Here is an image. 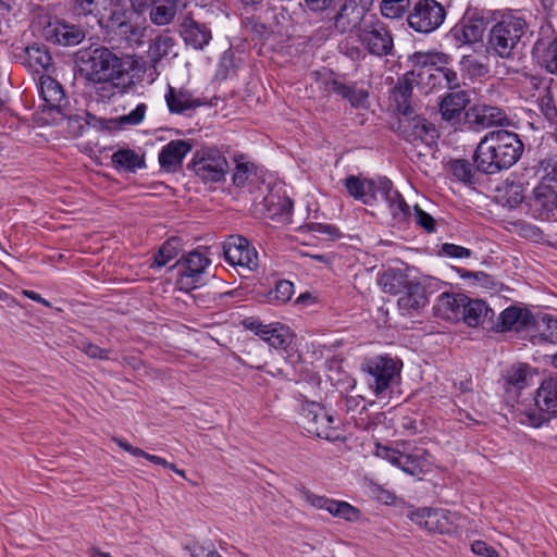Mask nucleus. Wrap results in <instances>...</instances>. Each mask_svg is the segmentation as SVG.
Here are the masks:
<instances>
[{
  "label": "nucleus",
  "mask_w": 557,
  "mask_h": 557,
  "mask_svg": "<svg viewBox=\"0 0 557 557\" xmlns=\"http://www.w3.org/2000/svg\"><path fill=\"white\" fill-rule=\"evenodd\" d=\"M18 58L24 65L33 69L36 73L48 72L53 67L52 57L44 44L34 42L23 49Z\"/></svg>",
  "instance_id": "obj_33"
},
{
  "label": "nucleus",
  "mask_w": 557,
  "mask_h": 557,
  "mask_svg": "<svg viewBox=\"0 0 557 557\" xmlns=\"http://www.w3.org/2000/svg\"><path fill=\"white\" fill-rule=\"evenodd\" d=\"M446 8L436 0H417L408 11L406 21L416 33L429 35L438 29L446 20Z\"/></svg>",
  "instance_id": "obj_10"
},
{
  "label": "nucleus",
  "mask_w": 557,
  "mask_h": 557,
  "mask_svg": "<svg viewBox=\"0 0 557 557\" xmlns=\"http://www.w3.org/2000/svg\"><path fill=\"white\" fill-rule=\"evenodd\" d=\"M423 79L421 71L411 70L398 77L396 85L393 87L392 95L396 102V110L400 115L413 114L411 106V97L413 84H420Z\"/></svg>",
  "instance_id": "obj_24"
},
{
  "label": "nucleus",
  "mask_w": 557,
  "mask_h": 557,
  "mask_svg": "<svg viewBox=\"0 0 557 557\" xmlns=\"http://www.w3.org/2000/svg\"><path fill=\"white\" fill-rule=\"evenodd\" d=\"M534 401L536 408L527 412L533 428H541L557 417V374L541 382Z\"/></svg>",
  "instance_id": "obj_12"
},
{
  "label": "nucleus",
  "mask_w": 557,
  "mask_h": 557,
  "mask_svg": "<svg viewBox=\"0 0 557 557\" xmlns=\"http://www.w3.org/2000/svg\"><path fill=\"white\" fill-rule=\"evenodd\" d=\"M58 120H67V131L73 137L82 136L88 126L99 129L100 122H102V119L89 112L72 114L71 106H69V114L57 115V121Z\"/></svg>",
  "instance_id": "obj_38"
},
{
  "label": "nucleus",
  "mask_w": 557,
  "mask_h": 557,
  "mask_svg": "<svg viewBox=\"0 0 557 557\" xmlns=\"http://www.w3.org/2000/svg\"><path fill=\"white\" fill-rule=\"evenodd\" d=\"M528 212L536 220L557 221V190L539 183L527 198Z\"/></svg>",
  "instance_id": "obj_16"
},
{
  "label": "nucleus",
  "mask_w": 557,
  "mask_h": 557,
  "mask_svg": "<svg viewBox=\"0 0 557 557\" xmlns=\"http://www.w3.org/2000/svg\"><path fill=\"white\" fill-rule=\"evenodd\" d=\"M146 109L147 107L145 103H139L128 114L122 115L117 119H102L99 129L112 132L126 125H138L145 117Z\"/></svg>",
  "instance_id": "obj_44"
},
{
  "label": "nucleus",
  "mask_w": 557,
  "mask_h": 557,
  "mask_svg": "<svg viewBox=\"0 0 557 557\" xmlns=\"http://www.w3.org/2000/svg\"><path fill=\"white\" fill-rule=\"evenodd\" d=\"M99 0H70L71 9L77 16L95 15Z\"/></svg>",
  "instance_id": "obj_61"
},
{
  "label": "nucleus",
  "mask_w": 557,
  "mask_h": 557,
  "mask_svg": "<svg viewBox=\"0 0 557 557\" xmlns=\"http://www.w3.org/2000/svg\"><path fill=\"white\" fill-rule=\"evenodd\" d=\"M505 205L509 208H516L522 202L527 203V198L523 195V187L521 184L511 183L505 190Z\"/></svg>",
  "instance_id": "obj_59"
},
{
  "label": "nucleus",
  "mask_w": 557,
  "mask_h": 557,
  "mask_svg": "<svg viewBox=\"0 0 557 557\" xmlns=\"http://www.w3.org/2000/svg\"><path fill=\"white\" fill-rule=\"evenodd\" d=\"M358 39L363 48L372 55L383 58L394 55V37L389 27L376 20L359 28Z\"/></svg>",
  "instance_id": "obj_13"
},
{
  "label": "nucleus",
  "mask_w": 557,
  "mask_h": 557,
  "mask_svg": "<svg viewBox=\"0 0 557 557\" xmlns=\"http://www.w3.org/2000/svg\"><path fill=\"white\" fill-rule=\"evenodd\" d=\"M243 24L246 30L253 36V39L267 40L272 34L270 27L255 16L246 17L243 20Z\"/></svg>",
  "instance_id": "obj_56"
},
{
  "label": "nucleus",
  "mask_w": 557,
  "mask_h": 557,
  "mask_svg": "<svg viewBox=\"0 0 557 557\" xmlns=\"http://www.w3.org/2000/svg\"><path fill=\"white\" fill-rule=\"evenodd\" d=\"M187 170L203 184H216L225 181L230 170L226 157L214 146H205L194 152Z\"/></svg>",
  "instance_id": "obj_7"
},
{
  "label": "nucleus",
  "mask_w": 557,
  "mask_h": 557,
  "mask_svg": "<svg viewBox=\"0 0 557 557\" xmlns=\"http://www.w3.org/2000/svg\"><path fill=\"white\" fill-rule=\"evenodd\" d=\"M270 337L268 338V344L275 349H283L287 352V358L289 359L293 366H300L302 368L304 362L301 361V356L297 351L288 352V347L293 341V334L288 326H285L281 323H275V329L272 331Z\"/></svg>",
  "instance_id": "obj_37"
},
{
  "label": "nucleus",
  "mask_w": 557,
  "mask_h": 557,
  "mask_svg": "<svg viewBox=\"0 0 557 557\" xmlns=\"http://www.w3.org/2000/svg\"><path fill=\"white\" fill-rule=\"evenodd\" d=\"M490 23L486 52L503 60L513 59L515 49L530 28L525 15L513 9L492 10Z\"/></svg>",
  "instance_id": "obj_3"
},
{
  "label": "nucleus",
  "mask_w": 557,
  "mask_h": 557,
  "mask_svg": "<svg viewBox=\"0 0 557 557\" xmlns=\"http://www.w3.org/2000/svg\"><path fill=\"white\" fill-rule=\"evenodd\" d=\"M40 95L45 103L39 109L42 114L48 115L42 117L46 123H49L50 120L55 122L57 115L69 114V98L63 86L57 79L50 76L41 77Z\"/></svg>",
  "instance_id": "obj_15"
},
{
  "label": "nucleus",
  "mask_w": 557,
  "mask_h": 557,
  "mask_svg": "<svg viewBox=\"0 0 557 557\" xmlns=\"http://www.w3.org/2000/svg\"><path fill=\"white\" fill-rule=\"evenodd\" d=\"M376 455L398 467L405 473L417 476L420 480L422 475L433 471L432 455L424 448L414 447L411 451L404 453L396 448L377 445Z\"/></svg>",
  "instance_id": "obj_8"
},
{
  "label": "nucleus",
  "mask_w": 557,
  "mask_h": 557,
  "mask_svg": "<svg viewBox=\"0 0 557 557\" xmlns=\"http://www.w3.org/2000/svg\"><path fill=\"white\" fill-rule=\"evenodd\" d=\"M438 61L441 63H435L434 66L430 70L426 84L432 88L440 87L446 88L449 90L459 89L461 86V81L458 73L453 67L454 58L446 53L442 52Z\"/></svg>",
  "instance_id": "obj_26"
},
{
  "label": "nucleus",
  "mask_w": 557,
  "mask_h": 557,
  "mask_svg": "<svg viewBox=\"0 0 557 557\" xmlns=\"http://www.w3.org/2000/svg\"><path fill=\"white\" fill-rule=\"evenodd\" d=\"M344 186L350 197L363 205L373 206L377 201V194L389 207L400 193L394 188L393 182L386 176L376 178L348 175L344 178Z\"/></svg>",
  "instance_id": "obj_4"
},
{
  "label": "nucleus",
  "mask_w": 557,
  "mask_h": 557,
  "mask_svg": "<svg viewBox=\"0 0 557 557\" xmlns=\"http://www.w3.org/2000/svg\"><path fill=\"white\" fill-rule=\"evenodd\" d=\"M182 239L177 236L166 239L154 253L150 268L160 269L166 265L171 260L178 256L182 251Z\"/></svg>",
  "instance_id": "obj_45"
},
{
  "label": "nucleus",
  "mask_w": 557,
  "mask_h": 557,
  "mask_svg": "<svg viewBox=\"0 0 557 557\" xmlns=\"http://www.w3.org/2000/svg\"><path fill=\"white\" fill-rule=\"evenodd\" d=\"M111 162L117 171L123 170L131 173L146 166L145 157L139 156L135 150L129 148L116 150L111 157Z\"/></svg>",
  "instance_id": "obj_42"
},
{
  "label": "nucleus",
  "mask_w": 557,
  "mask_h": 557,
  "mask_svg": "<svg viewBox=\"0 0 557 557\" xmlns=\"http://www.w3.org/2000/svg\"><path fill=\"white\" fill-rule=\"evenodd\" d=\"M181 0H157L149 11V18L153 25L165 26L171 24L177 13Z\"/></svg>",
  "instance_id": "obj_40"
},
{
  "label": "nucleus",
  "mask_w": 557,
  "mask_h": 557,
  "mask_svg": "<svg viewBox=\"0 0 557 557\" xmlns=\"http://www.w3.org/2000/svg\"><path fill=\"white\" fill-rule=\"evenodd\" d=\"M466 123L468 128L479 131L492 126L510 125V120L506 111L498 107L474 104L466 112Z\"/></svg>",
  "instance_id": "obj_22"
},
{
  "label": "nucleus",
  "mask_w": 557,
  "mask_h": 557,
  "mask_svg": "<svg viewBox=\"0 0 557 557\" xmlns=\"http://www.w3.org/2000/svg\"><path fill=\"white\" fill-rule=\"evenodd\" d=\"M324 85L329 92L346 100L351 108H369V91L363 88H358L357 82H346L344 75L331 71L330 76L324 81Z\"/></svg>",
  "instance_id": "obj_18"
},
{
  "label": "nucleus",
  "mask_w": 557,
  "mask_h": 557,
  "mask_svg": "<svg viewBox=\"0 0 557 557\" xmlns=\"http://www.w3.org/2000/svg\"><path fill=\"white\" fill-rule=\"evenodd\" d=\"M393 220L397 224H406L411 218L410 206L406 202L405 198L400 194L398 199L388 207Z\"/></svg>",
  "instance_id": "obj_55"
},
{
  "label": "nucleus",
  "mask_w": 557,
  "mask_h": 557,
  "mask_svg": "<svg viewBox=\"0 0 557 557\" xmlns=\"http://www.w3.org/2000/svg\"><path fill=\"white\" fill-rule=\"evenodd\" d=\"M302 428L310 434L331 440L330 425L325 424V412L319 405L312 404L301 413Z\"/></svg>",
  "instance_id": "obj_34"
},
{
  "label": "nucleus",
  "mask_w": 557,
  "mask_h": 557,
  "mask_svg": "<svg viewBox=\"0 0 557 557\" xmlns=\"http://www.w3.org/2000/svg\"><path fill=\"white\" fill-rule=\"evenodd\" d=\"M441 253L449 258L462 259L471 257L472 251L462 246L445 243L441 247Z\"/></svg>",
  "instance_id": "obj_63"
},
{
  "label": "nucleus",
  "mask_w": 557,
  "mask_h": 557,
  "mask_svg": "<svg viewBox=\"0 0 557 557\" xmlns=\"http://www.w3.org/2000/svg\"><path fill=\"white\" fill-rule=\"evenodd\" d=\"M236 74V64L234 52L228 49L223 52L218 69V76L222 79Z\"/></svg>",
  "instance_id": "obj_60"
},
{
  "label": "nucleus",
  "mask_w": 557,
  "mask_h": 557,
  "mask_svg": "<svg viewBox=\"0 0 557 557\" xmlns=\"http://www.w3.org/2000/svg\"><path fill=\"white\" fill-rule=\"evenodd\" d=\"M308 228L312 232L327 235L331 239H336L342 236L341 231L333 224H324L319 222H311Z\"/></svg>",
  "instance_id": "obj_64"
},
{
  "label": "nucleus",
  "mask_w": 557,
  "mask_h": 557,
  "mask_svg": "<svg viewBox=\"0 0 557 557\" xmlns=\"http://www.w3.org/2000/svg\"><path fill=\"white\" fill-rule=\"evenodd\" d=\"M470 95L467 90L446 92L440 98L438 112L442 121L449 126L458 128L466 123L467 106L470 103Z\"/></svg>",
  "instance_id": "obj_19"
},
{
  "label": "nucleus",
  "mask_w": 557,
  "mask_h": 557,
  "mask_svg": "<svg viewBox=\"0 0 557 557\" xmlns=\"http://www.w3.org/2000/svg\"><path fill=\"white\" fill-rule=\"evenodd\" d=\"M363 400L361 396H344L341 394L336 401V408L347 414L356 411L361 413L366 409V405H362Z\"/></svg>",
  "instance_id": "obj_57"
},
{
  "label": "nucleus",
  "mask_w": 557,
  "mask_h": 557,
  "mask_svg": "<svg viewBox=\"0 0 557 557\" xmlns=\"http://www.w3.org/2000/svg\"><path fill=\"white\" fill-rule=\"evenodd\" d=\"M535 324V318L528 308L509 306L500 312L496 321L493 319L492 323H488V330L498 333L522 332Z\"/></svg>",
  "instance_id": "obj_21"
},
{
  "label": "nucleus",
  "mask_w": 557,
  "mask_h": 557,
  "mask_svg": "<svg viewBox=\"0 0 557 557\" xmlns=\"http://www.w3.org/2000/svg\"><path fill=\"white\" fill-rule=\"evenodd\" d=\"M168 108L171 113L183 114L186 110L196 109L205 104L199 98H194L187 89L175 90L169 87L165 95Z\"/></svg>",
  "instance_id": "obj_36"
},
{
  "label": "nucleus",
  "mask_w": 557,
  "mask_h": 557,
  "mask_svg": "<svg viewBox=\"0 0 557 557\" xmlns=\"http://www.w3.org/2000/svg\"><path fill=\"white\" fill-rule=\"evenodd\" d=\"M300 493L309 505L317 509H324L333 517L344 519L347 522H357L361 518V510L345 500L317 495L306 487Z\"/></svg>",
  "instance_id": "obj_20"
},
{
  "label": "nucleus",
  "mask_w": 557,
  "mask_h": 557,
  "mask_svg": "<svg viewBox=\"0 0 557 557\" xmlns=\"http://www.w3.org/2000/svg\"><path fill=\"white\" fill-rule=\"evenodd\" d=\"M492 10L469 5L460 20L449 29L447 37L460 48L483 41Z\"/></svg>",
  "instance_id": "obj_6"
},
{
  "label": "nucleus",
  "mask_w": 557,
  "mask_h": 557,
  "mask_svg": "<svg viewBox=\"0 0 557 557\" xmlns=\"http://www.w3.org/2000/svg\"><path fill=\"white\" fill-rule=\"evenodd\" d=\"M364 17L366 14L360 11V8L357 7L355 0H344L339 8L334 10L332 17H330L329 21L333 22V25L338 33L345 34L362 28L361 23Z\"/></svg>",
  "instance_id": "obj_28"
},
{
  "label": "nucleus",
  "mask_w": 557,
  "mask_h": 557,
  "mask_svg": "<svg viewBox=\"0 0 557 557\" xmlns=\"http://www.w3.org/2000/svg\"><path fill=\"white\" fill-rule=\"evenodd\" d=\"M47 40L62 46H75L82 42L85 38L84 30L74 24H69L65 21H55L54 24H49L45 29Z\"/></svg>",
  "instance_id": "obj_31"
},
{
  "label": "nucleus",
  "mask_w": 557,
  "mask_h": 557,
  "mask_svg": "<svg viewBox=\"0 0 557 557\" xmlns=\"http://www.w3.org/2000/svg\"><path fill=\"white\" fill-rule=\"evenodd\" d=\"M536 173L541 174V182L547 186L557 188V157H546L541 159L536 165Z\"/></svg>",
  "instance_id": "obj_51"
},
{
  "label": "nucleus",
  "mask_w": 557,
  "mask_h": 557,
  "mask_svg": "<svg viewBox=\"0 0 557 557\" xmlns=\"http://www.w3.org/2000/svg\"><path fill=\"white\" fill-rule=\"evenodd\" d=\"M245 157L240 154L238 158H235L236 166L233 173V184L236 187L243 188L245 187L252 176H257L258 166L249 161H244Z\"/></svg>",
  "instance_id": "obj_47"
},
{
  "label": "nucleus",
  "mask_w": 557,
  "mask_h": 557,
  "mask_svg": "<svg viewBox=\"0 0 557 557\" xmlns=\"http://www.w3.org/2000/svg\"><path fill=\"white\" fill-rule=\"evenodd\" d=\"M411 8L410 0H382L380 3L381 15L389 20L401 18Z\"/></svg>",
  "instance_id": "obj_50"
},
{
  "label": "nucleus",
  "mask_w": 557,
  "mask_h": 557,
  "mask_svg": "<svg viewBox=\"0 0 557 557\" xmlns=\"http://www.w3.org/2000/svg\"><path fill=\"white\" fill-rule=\"evenodd\" d=\"M193 148V139H174L169 141L159 153L161 169L168 173L177 172L182 168L184 158Z\"/></svg>",
  "instance_id": "obj_27"
},
{
  "label": "nucleus",
  "mask_w": 557,
  "mask_h": 557,
  "mask_svg": "<svg viewBox=\"0 0 557 557\" xmlns=\"http://www.w3.org/2000/svg\"><path fill=\"white\" fill-rule=\"evenodd\" d=\"M528 370L529 364L522 363L517 368L512 367L505 376V387L509 391L510 387L523 389L528 385Z\"/></svg>",
  "instance_id": "obj_53"
},
{
  "label": "nucleus",
  "mask_w": 557,
  "mask_h": 557,
  "mask_svg": "<svg viewBox=\"0 0 557 557\" xmlns=\"http://www.w3.org/2000/svg\"><path fill=\"white\" fill-rule=\"evenodd\" d=\"M524 151V143L513 132H488L476 145L472 160L480 174L494 175L513 166Z\"/></svg>",
  "instance_id": "obj_2"
},
{
  "label": "nucleus",
  "mask_w": 557,
  "mask_h": 557,
  "mask_svg": "<svg viewBox=\"0 0 557 557\" xmlns=\"http://www.w3.org/2000/svg\"><path fill=\"white\" fill-rule=\"evenodd\" d=\"M392 129L406 141L420 140L429 147L436 145L440 137L435 125L418 114L401 115L397 121V126H392Z\"/></svg>",
  "instance_id": "obj_14"
},
{
  "label": "nucleus",
  "mask_w": 557,
  "mask_h": 557,
  "mask_svg": "<svg viewBox=\"0 0 557 557\" xmlns=\"http://www.w3.org/2000/svg\"><path fill=\"white\" fill-rule=\"evenodd\" d=\"M401 368V360L387 354L366 358L361 363L366 382L375 396L384 394L399 379Z\"/></svg>",
  "instance_id": "obj_5"
},
{
  "label": "nucleus",
  "mask_w": 557,
  "mask_h": 557,
  "mask_svg": "<svg viewBox=\"0 0 557 557\" xmlns=\"http://www.w3.org/2000/svg\"><path fill=\"white\" fill-rule=\"evenodd\" d=\"M414 220L417 225L423 228L428 233H433L436 230V221L434 218L422 210L418 205L413 207Z\"/></svg>",
  "instance_id": "obj_62"
},
{
  "label": "nucleus",
  "mask_w": 557,
  "mask_h": 557,
  "mask_svg": "<svg viewBox=\"0 0 557 557\" xmlns=\"http://www.w3.org/2000/svg\"><path fill=\"white\" fill-rule=\"evenodd\" d=\"M407 517L419 527L428 530L429 532H444V524L440 521L443 513L438 509L432 508H418L410 511Z\"/></svg>",
  "instance_id": "obj_39"
},
{
  "label": "nucleus",
  "mask_w": 557,
  "mask_h": 557,
  "mask_svg": "<svg viewBox=\"0 0 557 557\" xmlns=\"http://www.w3.org/2000/svg\"><path fill=\"white\" fill-rule=\"evenodd\" d=\"M223 255L225 261L234 267L256 270L259 265L256 248L242 235L235 234L227 237L223 244Z\"/></svg>",
  "instance_id": "obj_17"
},
{
  "label": "nucleus",
  "mask_w": 557,
  "mask_h": 557,
  "mask_svg": "<svg viewBox=\"0 0 557 557\" xmlns=\"http://www.w3.org/2000/svg\"><path fill=\"white\" fill-rule=\"evenodd\" d=\"M459 64L462 70L467 71L471 76H484L488 72L487 66L472 54L462 55Z\"/></svg>",
  "instance_id": "obj_58"
},
{
  "label": "nucleus",
  "mask_w": 557,
  "mask_h": 557,
  "mask_svg": "<svg viewBox=\"0 0 557 557\" xmlns=\"http://www.w3.org/2000/svg\"><path fill=\"white\" fill-rule=\"evenodd\" d=\"M536 79L539 83H544V90L540 94L537 99L539 110L548 123L557 125V103L554 92V88L557 87V83L554 78Z\"/></svg>",
  "instance_id": "obj_35"
},
{
  "label": "nucleus",
  "mask_w": 557,
  "mask_h": 557,
  "mask_svg": "<svg viewBox=\"0 0 557 557\" xmlns=\"http://www.w3.org/2000/svg\"><path fill=\"white\" fill-rule=\"evenodd\" d=\"M306 11L312 16L321 20L332 17L334 10L337 8L338 0H304Z\"/></svg>",
  "instance_id": "obj_52"
},
{
  "label": "nucleus",
  "mask_w": 557,
  "mask_h": 557,
  "mask_svg": "<svg viewBox=\"0 0 557 557\" xmlns=\"http://www.w3.org/2000/svg\"><path fill=\"white\" fill-rule=\"evenodd\" d=\"M467 295L442 293L433 307L434 315L446 321H459Z\"/></svg>",
  "instance_id": "obj_32"
},
{
  "label": "nucleus",
  "mask_w": 557,
  "mask_h": 557,
  "mask_svg": "<svg viewBox=\"0 0 557 557\" xmlns=\"http://www.w3.org/2000/svg\"><path fill=\"white\" fill-rule=\"evenodd\" d=\"M191 292H194L191 297L194 298L195 304L200 308H214L219 300L226 297H234L236 293V290L216 293L202 289V287L193 289Z\"/></svg>",
  "instance_id": "obj_48"
},
{
  "label": "nucleus",
  "mask_w": 557,
  "mask_h": 557,
  "mask_svg": "<svg viewBox=\"0 0 557 557\" xmlns=\"http://www.w3.org/2000/svg\"><path fill=\"white\" fill-rule=\"evenodd\" d=\"M443 51H437V50H431V51H426V52H423V51H417L414 52L411 57H410V60L413 64V70L416 71H421L423 74V70L424 69H429V71L432 69V66L435 65V63H441L440 59H443V57H441Z\"/></svg>",
  "instance_id": "obj_54"
},
{
  "label": "nucleus",
  "mask_w": 557,
  "mask_h": 557,
  "mask_svg": "<svg viewBox=\"0 0 557 557\" xmlns=\"http://www.w3.org/2000/svg\"><path fill=\"white\" fill-rule=\"evenodd\" d=\"M534 64L547 74L557 76V36H541L531 48Z\"/></svg>",
  "instance_id": "obj_23"
},
{
  "label": "nucleus",
  "mask_w": 557,
  "mask_h": 557,
  "mask_svg": "<svg viewBox=\"0 0 557 557\" xmlns=\"http://www.w3.org/2000/svg\"><path fill=\"white\" fill-rule=\"evenodd\" d=\"M201 248L198 247L184 255L171 267V270L177 269L176 285L180 290L190 292L205 285V271L211 261Z\"/></svg>",
  "instance_id": "obj_11"
},
{
  "label": "nucleus",
  "mask_w": 557,
  "mask_h": 557,
  "mask_svg": "<svg viewBox=\"0 0 557 557\" xmlns=\"http://www.w3.org/2000/svg\"><path fill=\"white\" fill-rule=\"evenodd\" d=\"M175 40L170 34V29L158 35L149 46V55L153 63H158L162 58L170 53L174 47Z\"/></svg>",
  "instance_id": "obj_46"
},
{
  "label": "nucleus",
  "mask_w": 557,
  "mask_h": 557,
  "mask_svg": "<svg viewBox=\"0 0 557 557\" xmlns=\"http://www.w3.org/2000/svg\"><path fill=\"white\" fill-rule=\"evenodd\" d=\"M79 75L94 85L109 84L119 94L134 86V77L145 72L137 55L115 52L102 45H90L75 53Z\"/></svg>",
  "instance_id": "obj_1"
},
{
  "label": "nucleus",
  "mask_w": 557,
  "mask_h": 557,
  "mask_svg": "<svg viewBox=\"0 0 557 557\" xmlns=\"http://www.w3.org/2000/svg\"><path fill=\"white\" fill-rule=\"evenodd\" d=\"M94 16L107 34L117 33L129 40L137 35L136 27L131 23L132 11L124 0H104Z\"/></svg>",
  "instance_id": "obj_9"
},
{
  "label": "nucleus",
  "mask_w": 557,
  "mask_h": 557,
  "mask_svg": "<svg viewBox=\"0 0 557 557\" xmlns=\"http://www.w3.org/2000/svg\"><path fill=\"white\" fill-rule=\"evenodd\" d=\"M494 317V310L491 309L484 300L472 299L467 296L460 320L468 326L476 327L481 325L488 330V323H492Z\"/></svg>",
  "instance_id": "obj_30"
},
{
  "label": "nucleus",
  "mask_w": 557,
  "mask_h": 557,
  "mask_svg": "<svg viewBox=\"0 0 557 557\" xmlns=\"http://www.w3.org/2000/svg\"><path fill=\"white\" fill-rule=\"evenodd\" d=\"M178 34L184 44L195 50H203L212 39L211 28L206 23L196 21L190 13L180 23Z\"/></svg>",
  "instance_id": "obj_25"
},
{
  "label": "nucleus",
  "mask_w": 557,
  "mask_h": 557,
  "mask_svg": "<svg viewBox=\"0 0 557 557\" xmlns=\"http://www.w3.org/2000/svg\"><path fill=\"white\" fill-rule=\"evenodd\" d=\"M433 292L431 283L410 281L403 292L404 295L398 298V307L408 313L419 311L429 304V297Z\"/></svg>",
  "instance_id": "obj_29"
},
{
  "label": "nucleus",
  "mask_w": 557,
  "mask_h": 557,
  "mask_svg": "<svg viewBox=\"0 0 557 557\" xmlns=\"http://www.w3.org/2000/svg\"><path fill=\"white\" fill-rule=\"evenodd\" d=\"M409 282L410 280L406 271L394 268L384 271L379 278V284L383 292L391 295L403 293Z\"/></svg>",
  "instance_id": "obj_41"
},
{
  "label": "nucleus",
  "mask_w": 557,
  "mask_h": 557,
  "mask_svg": "<svg viewBox=\"0 0 557 557\" xmlns=\"http://www.w3.org/2000/svg\"><path fill=\"white\" fill-rule=\"evenodd\" d=\"M294 284L288 280H278L274 288L265 294L269 304L281 305L289 301L294 295Z\"/></svg>",
  "instance_id": "obj_49"
},
{
  "label": "nucleus",
  "mask_w": 557,
  "mask_h": 557,
  "mask_svg": "<svg viewBox=\"0 0 557 557\" xmlns=\"http://www.w3.org/2000/svg\"><path fill=\"white\" fill-rule=\"evenodd\" d=\"M451 175L459 182L467 185H474L479 182L476 163L468 159H453L447 164Z\"/></svg>",
  "instance_id": "obj_43"
}]
</instances>
